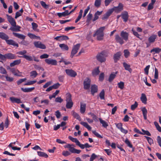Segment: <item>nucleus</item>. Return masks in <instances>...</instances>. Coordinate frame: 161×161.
Here are the masks:
<instances>
[{
    "mask_svg": "<svg viewBox=\"0 0 161 161\" xmlns=\"http://www.w3.org/2000/svg\"><path fill=\"white\" fill-rule=\"evenodd\" d=\"M16 24H15V25H13L9 29L13 32L12 33V34L14 36L19 39L24 40L25 37V35L14 32H18L20 31V29L21 28V27L18 25H16Z\"/></svg>",
    "mask_w": 161,
    "mask_h": 161,
    "instance_id": "obj_1",
    "label": "nucleus"
},
{
    "mask_svg": "<svg viewBox=\"0 0 161 161\" xmlns=\"http://www.w3.org/2000/svg\"><path fill=\"white\" fill-rule=\"evenodd\" d=\"M0 38L5 40L6 43L9 45H11L17 47H19L18 44L15 41L12 39H8L9 36L4 32H0Z\"/></svg>",
    "mask_w": 161,
    "mask_h": 161,
    "instance_id": "obj_2",
    "label": "nucleus"
},
{
    "mask_svg": "<svg viewBox=\"0 0 161 161\" xmlns=\"http://www.w3.org/2000/svg\"><path fill=\"white\" fill-rule=\"evenodd\" d=\"M107 57L108 55L106 51L104 50L97 54L96 56V58L98 61L100 63H103L106 61Z\"/></svg>",
    "mask_w": 161,
    "mask_h": 161,
    "instance_id": "obj_3",
    "label": "nucleus"
},
{
    "mask_svg": "<svg viewBox=\"0 0 161 161\" xmlns=\"http://www.w3.org/2000/svg\"><path fill=\"white\" fill-rule=\"evenodd\" d=\"M105 26L101 27L97 29L95 34H93V37L97 36V39L98 41L102 40L103 38V31L105 30Z\"/></svg>",
    "mask_w": 161,
    "mask_h": 161,
    "instance_id": "obj_4",
    "label": "nucleus"
},
{
    "mask_svg": "<svg viewBox=\"0 0 161 161\" xmlns=\"http://www.w3.org/2000/svg\"><path fill=\"white\" fill-rule=\"evenodd\" d=\"M74 145L68 144L64 146L65 148H69V151L72 153L79 154L81 152L80 150H78L74 148Z\"/></svg>",
    "mask_w": 161,
    "mask_h": 161,
    "instance_id": "obj_5",
    "label": "nucleus"
},
{
    "mask_svg": "<svg viewBox=\"0 0 161 161\" xmlns=\"http://www.w3.org/2000/svg\"><path fill=\"white\" fill-rule=\"evenodd\" d=\"M66 101V108L68 109L71 108L73 106V103L72 100L71 95L70 94H69L67 95Z\"/></svg>",
    "mask_w": 161,
    "mask_h": 161,
    "instance_id": "obj_6",
    "label": "nucleus"
},
{
    "mask_svg": "<svg viewBox=\"0 0 161 161\" xmlns=\"http://www.w3.org/2000/svg\"><path fill=\"white\" fill-rule=\"evenodd\" d=\"M124 5L121 3H119L118 6L114 7L113 8L110 9L113 10V12L114 11L116 13H119L123 10Z\"/></svg>",
    "mask_w": 161,
    "mask_h": 161,
    "instance_id": "obj_7",
    "label": "nucleus"
},
{
    "mask_svg": "<svg viewBox=\"0 0 161 161\" xmlns=\"http://www.w3.org/2000/svg\"><path fill=\"white\" fill-rule=\"evenodd\" d=\"M80 44H77L76 45L74 46L71 53L70 57L72 58L73 57L74 55L76 54L78 52L80 47Z\"/></svg>",
    "mask_w": 161,
    "mask_h": 161,
    "instance_id": "obj_8",
    "label": "nucleus"
},
{
    "mask_svg": "<svg viewBox=\"0 0 161 161\" xmlns=\"http://www.w3.org/2000/svg\"><path fill=\"white\" fill-rule=\"evenodd\" d=\"M91 80L88 78H86L83 82L84 88L85 90L89 89L91 85Z\"/></svg>",
    "mask_w": 161,
    "mask_h": 161,
    "instance_id": "obj_9",
    "label": "nucleus"
},
{
    "mask_svg": "<svg viewBox=\"0 0 161 161\" xmlns=\"http://www.w3.org/2000/svg\"><path fill=\"white\" fill-rule=\"evenodd\" d=\"M8 69H9L14 75L20 77L22 76L21 75L22 73L20 72L18 69H16L14 68H10L9 67Z\"/></svg>",
    "mask_w": 161,
    "mask_h": 161,
    "instance_id": "obj_10",
    "label": "nucleus"
},
{
    "mask_svg": "<svg viewBox=\"0 0 161 161\" xmlns=\"http://www.w3.org/2000/svg\"><path fill=\"white\" fill-rule=\"evenodd\" d=\"M45 63L48 65L55 66L57 64V62L56 60L52 59L51 58L45 59Z\"/></svg>",
    "mask_w": 161,
    "mask_h": 161,
    "instance_id": "obj_11",
    "label": "nucleus"
},
{
    "mask_svg": "<svg viewBox=\"0 0 161 161\" xmlns=\"http://www.w3.org/2000/svg\"><path fill=\"white\" fill-rule=\"evenodd\" d=\"M24 58H25L26 60L29 61H32L34 60V61L38 62L39 61L38 58L36 57L35 56H31L28 55H25L24 56Z\"/></svg>",
    "mask_w": 161,
    "mask_h": 161,
    "instance_id": "obj_12",
    "label": "nucleus"
},
{
    "mask_svg": "<svg viewBox=\"0 0 161 161\" xmlns=\"http://www.w3.org/2000/svg\"><path fill=\"white\" fill-rule=\"evenodd\" d=\"M34 44L36 48L42 49H45L46 48V47L45 45L42 44L40 41L34 42Z\"/></svg>",
    "mask_w": 161,
    "mask_h": 161,
    "instance_id": "obj_13",
    "label": "nucleus"
},
{
    "mask_svg": "<svg viewBox=\"0 0 161 161\" xmlns=\"http://www.w3.org/2000/svg\"><path fill=\"white\" fill-rule=\"evenodd\" d=\"M65 71L68 75L71 77H75L77 75L76 73L72 69H66Z\"/></svg>",
    "mask_w": 161,
    "mask_h": 161,
    "instance_id": "obj_14",
    "label": "nucleus"
},
{
    "mask_svg": "<svg viewBox=\"0 0 161 161\" xmlns=\"http://www.w3.org/2000/svg\"><path fill=\"white\" fill-rule=\"evenodd\" d=\"M113 13V10L110 9H109L106 12V13L103 15L102 18V19L104 20L105 19H107Z\"/></svg>",
    "mask_w": 161,
    "mask_h": 161,
    "instance_id": "obj_15",
    "label": "nucleus"
},
{
    "mask_svg": "<svg viewBox=\"0 0 161 161\" xmlns=\"http://www.w3.org/2000/svg\"><path fill=\"white\" fill-rule=\"evenodd\" d=\"M121 55L122 53L120 52H118L114 54L113 59L115 63H117L119 60Z\"/></svg>",
    "mask_w": 161,
    "mask_h": 161,
    "instance_id": "obj_16",
    "label": "nucleus"
},
{
    "mask_svg": "<svg viewBox=\"0 0 161 161\" xmlns=\"http://www.w3.org/2000/svg\"><path fill=\"white\" fill-rule=\"evenodd\" d=\"M6 16L8 22L10 23L12 26L13 25H15L16 23L14 18H13L12 16L8 14H7Z\"/></svg>",
    "mask_w": 161,
    "mask_h": 161,
    "instance_id": "obj_17",
    "label": "nucleus"
},
{
    "mask_svg": "<svg viewBox=\"0 0 161 161\" xmlns=\"http://www.w3.org/2000/svg\"><path fill=\"white\" fill-rule=\"evenodd\" d=\"M123 66L125 68V69L127 71L129 72L130 73H131L132 72V70L130 68V65L126 63L125 62H123Z\"/></svg>",
    "mask_w": 161,
    "mask_h": 161,
    "instance_id": "obj_18",
    "label": "nucleus"
},
{
    "mask_svg": "<svg viewBox=\"0 0 161 161\" xmlns=\"http://www.w3.org/2000/svg\"><path fill=\"white\" fill-rule=\"evenodd\" d=\"M6 59H14L17 58L15 54L11 53H6Z\"/></svg>",
    "mask_w": 161,
    "mask_h": 161,
    "instance_id": "obj_19",
    "label": "nucleus"
},
{
    "mask_svg": "<svg viewBox=\"0 0 161 161\" xmlns=\"http://www.w3.org/2000/svg\"><path fill=\"white\" fill-rule=\"evenodd\" d=\"M91 92L92 95L94 96V94L97 93L98 91V87L96 85L94 84L92 85L91 87Z\"/></svg>",
    "mask_w": 161,
    "mask_h": 161,
    "instance_id": "obj_20",
    "label": "nucleus"
},
{
    "mask_svg": "<svg viewBox=\"0 0 161 161\" xmlns=\"http://www.w3.org/2000/svg\"><path fill=\"white\" fill-rule=\"evenodd\" d=\"M157 38V35L153 34L149 37L148 39V41L150 43H152L154 42Z\"/></svg>",
    "mask_w": 161,
    "mask_h": 161,
    "instance_id": "obj_21",
    "label": "nucleus"
},
{
    "mask_svg": "<svg viewBox=\"0 0 161 161\" xmlns=\"http://www.w3.org/2000/svg\"><path fill=\"white\" fill-rule=\"evenodd\" d=\"M115 40L117 42L119 43L121 45H122L124 43L123 38L121 37L118 34L115 35Z\"/></svg>",
    "mask_w": 161,
    "mask_h": 161,
    "instance_id": "obj_22",
    "label": "nucleus"
},
{
    "mask_svg": "<svg viewBox=\"0 0 161 161\" xmlns=\"http://www.w3.org/2000/svg\"><path fill=\"white\" fill-rule=\"evenodd\" d=\"M54 39L57 41H61L68 40L69 39L68 37L66 36H57L54 38Z\"/></svg>",
    "mask_w": 161,
    "mask_h": 161,
    "instance_id": "obj_23",
    "label": "nucleus"
},
{
    "mask_svg": "<svg viewBox=\"0 0 161 161\" xmlns=\"http://www.w3.org/2000/svg\"><path fill=\"white\" fill-rule=\"evenodd\" d=\"M121 16L124 22H125L127 21L129 18V15L127 11H125L123 13H122Z\"/></svg>",
    "mask_w": 161,
    "mask_h": 161,
    "instance_id": "obj_24",
    "label": "nucleus"
},
{
    "mask_svg": "<svg viewBox=\"0 0 161 161\" xmlns=\"http://www.w3.org/2000/svg\"><path fill=\"white\" fill-rule=\"evenodd\" d=\"M120 36L123 39L126 41L128 40L129 36V34L128 33L122 31L120 33Z\"/></svg>",
    "mask_w": 161,
    "mask_h": 161,
    "instance_id": "obj_25",
    "label": "nucleus"
},
{
    "mask_svg": "<svg viewBox=\"0 0 161 161\" xmlns=\"http://www.w3.org/2000/svg\"><path fill=\"white\" fill-rule=\"evenodd\" d=\"M118 72L116 71L115 72H113L111 73V74L110 75L109 78H108V81L110 82H111L115 78L116 76V75L117 74Z\"/></svg>",
    "mask_w": 161,
    "mask_h": 161,
    "instance_id": "obj_26",
    "label": "nucleus"
},
{
    "mask_svg": "<svg viewBox=\"0 0 161 161\" xmlns=\"http://www.w3.org/2000/svg\"><path fill=\"white\" fill-rule=\"evenodd\" d=\"M86 103L81 102L80 103V111L81 113L83 114L85 113L86 111Z\"/></svg>",
    "mask_w": 161,
    "mask_h": 161,
    "instance_id": "obj_27",
    "label": "nucleus"
},
{
    "mask_svg": "<svg viewBox=\"0 0 161 161\" xmlns=\"http://www.w3.org/2000/svg\"><path fill=\"white\" fill-rule=\"evenodd\" d=\"M57 14L59 18H61L62 17H65L68 16L69 15V14L68 10H66L64 12L62 13H58Z\"/></svg>",
    "mask_w": 161,
    "mask_h": 161,
    "instance_id": "obj_28",
    "label": "nucleus"
},
{
    "mask_svg": "<svg viewBox=\"0 0 161 161\" xmlns=\"http://www.w3.org/2000/svg\"><path fill=\"white\" fill-rule=\"evenodd\" d=\"M21 62V60L20 59L15 60L13 62L10 63V67H14L15 65H19Z\"/></svg>",
    "mask_w": 161,
    "mask_h": 161,
    "instance_id": "obj_29",
    "label": "nucleus"
},
{
    "mask_svg": "<svg viewBox=\"0 0 161 161\" xmlns=\"http://www.w3.org/2000/svg\"><path fill=\"white\" fill-rule=\"evenodd\" d=\"M9 99L13 103H21L20 99L16 98L14 97H10Z\"/></svg>",
    "mask_w": 161,
    "mask_h": 161,
    "instance_id": "obj_30",
    "label": "nucleus"
},
{
    "mask_svg": "<svg viewBox=\"0 0 161 161\" xmlns=\"http://www.w3.org/2000/svg\"><path fill=\"white\" fill-rule=\"evenodd\" d=\"M68 138L72 142H75L77 145L79 146L80 143L76 138H74L71 136H69Z\"/></svg>",
    "mask_w": 161,
    "mask_h": 161,
    "instance_id": "obj_31",
    "label": "nucleus"
},
{
    "mask_svg": "<svg viewBox=\"0 0 161 161\" xmlns=\"http://www.w3.org/2000/svg\"><path fill=\"white\" fill-rule=\"evenodd\" d=\"M100 72V71L99 70V67H97L93 70L92 72V75L93 76H95L98 75L99 74Z\"/></svg>",
    "mask_w": 161,
    "mask_h": 161,
    "instance_id": "obj_32",
    "label": "nucleus"
},
{
    "mask_svg": "<svg viewBox=\"0 0 161 161\" xmlns=\"http://www.w3.org/2000/svg\"><path fill=\"white\" fill-rule=\"evenodd\" d=\"M35 87H32L31 88H21V90L23 92H30L32 91L35 89Z\"/></svg>",
    "mask_w": 161,
    "mask_h": 161,
    "instance_id": "obj_33",
    "label": "nucleus"
},
{
    "mask_svg": "<svg viewBox=\"0 0 161 161\" xmlns=\"http://www.w3.org/2000/svg\"><path fill=\"white\" fill-rule=\"evenodd\" d=\"M141 110L142 111L144 119L146 120L147 119V109L145 107H144L141 109Z\"/></svg>",
    "mask_w": 161,
    "mask_h": 161,
    "instance_id": "obj_34",
    "label": "nucleus"
},
{
    "mask_svg": "<svg viewBox=\"0 0 161 161\" xmlns=\"http://www.w3.org/2000/svg\"><path fill=\"white\" fill-rule=\"evenodd\" d=\"M102 13V11H97L94 14V18L92 19V21H94L97 19L99 18L98 16L100 15Z\"/></svg>",
    "mask_w": 161,
    "mask_h": 161,
    "instance_id": "obj_35",
    "label": "nucleus"
},
{
    "mask_svg": "<svg viewBox=\"0 0 161 161\" xmlns=\"http://www.w3.org/2000/svg\"><path fill=\"white\" fill-rule=\"evenodd\" d=\"M140 99L143 103L144 104L147 103V98L146 95L142 93V94Z\"/></svg>",
    "mask_w": 161,
    "mask_h": 161,
    "instance_id": "obj_36",
    "label": "nucleus"
},
{
    "mask_svg": "<svg viewBox=\"0 0 161 161\" xmlns=\"http://www.w3.org/2000/svg\"><path fill=\"white\" fill-rule=\"evenodd\" d=\"M79 147L81 149H83L85 148H87L92 147V145H89L88 143H86L84 144H83L80 143Z\"/></svg>",
    "mask_w": 161,
    "mask_h": 161,
    "instance_id": "obj_37",
    "label": "nucleus"
},
{
    "mask_svg": "<svg viewBox=\"0 0 161 161\" xmlns=\"http://www.w3.org/2000/svg\"><path fill=\"white\" fill-rule=\"evenodd\" d=\"M80 124L89 130H91L92 129L91 127L87 124V122L82 121Z\"/></svg>",
    "mask_w": 161,
    "mask_h": 161,
    "instance_id": "obj_38",
    "label": "nucleus"
},
{
    "mask_svg": "<svg viewBox=\"0 0 161 161\" xmlns=\"http://www.w3.org/2000/svg\"><path fill=\"white\" fill-rule=\"evenodd\" d=\"M59 46L62 50L67 51L69 49L68 46L64 44H60L59 45Z\"/></svg>",
    "mask_w": 161,
    "mask_h": 161,
    "instance_id": "obj_39",
    "label": "nucleus"
},
{
    "mask_svg": "<svg viewBox=\"0 0 161 161\" xmlns=\"http://www.w3.org/2000/svg\"><path fill=\"white\" fill-rule=\"evenodd\" d=\"M2 76L4 77L5 78L6 80L9 82H12L14 81V78L11 77L9 76L8 75H2Z\"/></svg>",
    "mask_w": 161,
    "mask_h": 161,
    "instance_id": "obj_40",
    "label": "nucleus"
},
{
    "mask_svg": "<svg viewBox=\"0 0 161 161\" xmlns=\"http://www.w3.org/2000/svg\"><path fill=\"white\" fill-rule=\"evenodd\" d=\"M38 155L40 157H44L46 158L48 157V155L45 153L41 151H38Z\"/></svg>",
    "mask_w": 161,
    "mask_h": 161,
    "instance_id": "obj_41",
    "label": "nucleus"
},
{
    "mask_svg": "<svg viewBox=\"0 0 161 161\" xmlns=\"http://www.w3.org/2000/svg\"><path fill=\"white\" fill-rule=\"evenodd\" d=\"M100 123L102 124V126L104 128H106L108 126V124L105 121L102 120L101 118H99Z\"/></svg>",
    "mask_w": 161,
    "mask_h": 161,
    "instance_id": "obj_42",
    "label": "nucleus"
},
{
    "mask_svg": "<svg viewBox=\"0 0 161 161\" xmlns=\"http://www.w3.org/2000/svg\"><path fill=\"white\" fill-rule=\"evenodd\" d=\"M72 115L75 118H76V119L79 120L80 119V117L78 114L76 113L74 111H72Z\"/></svg>",
    "mask_w": 161,
    "mask_h": 161,
    "instance_id": "obj_43",
    "label": "nucleus"
},
{
    "mask_svg": "<svg viewBox=\"0 0 161 161\" xmlns=\"http://www.w3.org/2000/svg\"><path fill=\"white\" fill-rule=\"evenodd\" d=\"M161 51V49L158 47L154 48L150 51L151 53L155 52V53H158Z\"/></svg>",
    "mask_w": 161,
    "mask_h": 161,
    "instance_id": "obj_44",
    "label": "nucleus"
},
{
    "mask_svg": "<svg viewBox=\"0 0 161 161\" xmlns=\"http://www.w3.org/2000/svg\"><path fill=\"white\" fill-rule=\"evenodd\" d=\"M59 92V91L58 90H57L55 92L53 93L52 95H50L49 96V98L50 99H51L53 98H55L56 96L58 95Z\"/></svg>",
    "mask_w": 161,
    "mask_h": 161,
    "instance_id": "obj_45",
    "label": "nucleus"
},
{
    "mask_svg": "<svg viewBox=\"0 0 161 161\" xmlns=\"http://www.w3.org/2000/svg\"><path fill=\"white\" fill-rule=\"evenodd\" d=\"M27 53V51L25 50H24L23 51H19L16 53L17 54H18L19 55H22L23 56H19V57H23L24 58V56L25 55H25Z\"/></svg>",
    "mask_w": 161,
    "mask_h": 161,
    "instance_id": "obj_46",
    "label": "nucleus"
},
{
    "mask_svg": "<svg viewBox=\"0 0 161 161\" xmlns=\"http://www.w3.org/2000/svg\"><path fill=\"white\" fill-rule=\"evenodd\" d=\"M144 137L146 138L148 143L150 145H151L152 144H153V141L152 138L146 136H145Z\"/></svg>",
    "mask_w": 161,
    "mask_h": 161,
    "instance_id": "obj_47",
    "label": "nucleus"
},
{
    "mask_svg": "<svg viewBox=\"0 0 161 161\" xmlns=\"http://www.w3.org/2000/svg\"><path fill=\"white\" fill-rule=\"evenodd\" d=\"M132 31L133 34L134 36H136L141 40L142 39V38L141 37L140 35L137 32L135 31V30H134L133 29L132 30Z\"/></svg>",
    "mask_w": 161,
    "mask_h": 161,
    "instance_id": "obj_48",
    "label": "nucleus"
},
{
    "mask_svg": "<svg viewBox=\"0 0 161 161\" xmlns=\"http://www.w3.org/2000/svg\"><path fill=\"white\" fill-rule=\"evenodd\" d=\"M142 132H141V135H146L148 136H151V134L148 130H146L143 129H142Z\"/></svg>",
    "mask_w": 161,
    "mask_h": 161,
    "instance_id": "obj_49",
    "label": "nucleus"
},
{
    "mask_svg": "<svg viewBox=\"0 0 161 161\" xmlns=\"http://www.w3.org/2000/svg\"><path fill=\"white\" fill-rule=\"evenodd\" d=\"M92 17V14L90 13H89L87 15V18L86 20V22L89 24L90 22Z\"/></svg>",
    "mask_w": 161,
    "mask_h": 161,
    "instance_id": "obj_50",
    "label": "nucleus"
},
{
    "mask_svg": "<svg viewBox=\"0 0 161 161\" xmlns=\"http://www.w3.org/2000/svg\"><path fill=\"white\" fill-rule=\"evenodd\" d=\"M105 91L104 89H103L99 93V96L101 100L104 99Z\"/></svg>",
    "mask_w": 161,
    "mask_h": 161,
    "instance_id": "obj_51",
    "label": "nucleus"
},
{
    "mask_svg": "<svg viewBox=\"0 0 161 161\" xmlns=\"http://www.w3.org/2000/svg\"><path fill=\"white\" fill-rule=\"evenodd\" d=\"M0 73L3 74H7L6 70L3 66L0 67Z\"/></svg>",
    "mask_w": 161,
    "mask_h": 161,
    "instance_id": "obj_52",
    "label": "nucleus"
},
{
    "mask_svg": "<svg viewBox=\"0 0 161 161\" xmlns=\"http://www.w3.org/2000/svg\"><path fill=\"white\" fill-rule=\"evenodd\" d=\"M125 142L128 147L130 148H132V145L127 138L125 140Z\"/></svg>",
    "mask_w": 161,
    "mask_h": 161,
    "instance_id": "obj_53",
    "label": "nucleus"
},
{
    "mask_svg": "<svg viewBox=\"0 0 161 161\" xmlns=\"http://www.w3.org/2000/svg\"><path fill=\"white\" fill-rule=\"evenodd\" d=\"M37 75L38 74L35 70L32 71L30 72V76L34 78L36 77Z\"/></svg>",
    "mask_w": 161,
    "mask_h": 161,
    "instance_id": "obj_54",
    "label": "nucleus"
},
{
    "mask_svg": "<svg viewBox=\"0 0 161 161\" xmlns=\"http://www.w3.org/2000/svg\"><path fill=\"white\" fill-rule=\"evenodd\" d=\"M124 55L125 58H127L130 55V53L127 49H125L124 51Z\"/></svg>",
    "mask_w": 161,
    "mask_h": 161,
    "instance_id": "obj_55",
    "label": "nucleus"
},
{
    "mask_svg": "<svg viewBox=\"0 0 161 161\" xmlns=\"http://www.w3.org/2000/svg\"><path fill=\"white\" fill-rule=\"evenodd\" d=\"M31 25H32V27L33 30L35 31H38V29H37V28L38 27L37 25L34 22H32L31 23Z\"/></svg>",
    "mask_w": 161,
    "mask_h": 161,
    "instance_id": "obj_56",
    "label": "nucleus"
},
{
    "mask_svg": "<svg viewBox=\"0 0 161 161\" xmlns=\"http://www.w3.org/2000/svg\"><path fill=\"white\" fill-rule=\"evenodd\" d=\"M118 86L119 88L123 89L124 87V83L123 82L120 81L118 83Z\"/></svg>",
    "mask_w": 161,
    "mask_h": 161,
    "instance_id": "obj_57",
    "label": "nucleus"
},
{
    "mask_svg": "<svg viewBox=\"0 0 161 161\" xmlns=\"http://www.w3.org/2000/svg\"><path fill=\"white\" fill-rule=\"evenodd\" d=\"M101 0H96L94 3L95 6L97 7H99L101 5Z\"/></svg>",
    "mask_w": 161,
    "mask_h": 161,
    "instance_id": "obj_58",
    "label": "nucleus"
},
{
    "mask_svg": "<svg viewBox=\"0 0 161 161\" xmlns=\"http://www.w3.org/2000/svg\"><path fill=\"white\" fill-rule=\"evenodd\" d=\"M34 67L35 68V69L38 70L39 71L41 70L42 71H43L44 70V69L41 66L37 65L36 64H34Z\"/></svg>",
    "mask_w": 161,
    "mask_h": 161,
    "instance_id": "obj_59",
    "label": "nucleus"
},
{
    "mask_svg": "<svg viewBox=\"0 0 161 161\" xmlns=\"http://www.w3.org/2000/svg\"><path fill=\"white\" fill-rule=\"evenodd\" d=\"M138 106V103L136 101L135 102L134 104H132L131 106V109L132 110H135L136 108Z\"/></svg>",
    "mask_w": 161,
    "mask_h": 161,
    "instance_id": "obj_60",
    "label": "nucleus"
},
{
    "mask_svg": "<svg viewBox=\"0 0 161 161\" xmlns=\"http://www.w3.org/2000/svg\"><path fill=\"white\" fill-rule=\"evenodd\" d=\"M97 157V156L94 153H93L91 155L90 158V161H93Z\"/></svg>",
    "mask_w": 161,
    "mask_h": 161,
    "instance_id": "obj_61",
    "label": "nucleus"
},
{
    "mask_svg": "<svg viewBox=\"0 0 161 161\" xmlns=\"http://www.w3.org/2000/svg\"><path fill=\"white\" fill-rule=\"evenodd\" d=\"M36 80H31L27 82L24 84V85H31L36 83Z\"/></svg>",
    "mask_w": 161,
    "mask_h": 161,
    "instance_id": "obj_62",
    "label": "nucleus"
},
{
    "mask_svg": "<svg viewBox=\"0 0 161 161\" xmlns=\"http://www.w3.org/2000/svg\"><path fill=\"white\" fill-rule=\"evenodd\" d=\"M62 155L64 156H67L70 155V153L68 151H64L62 152Z\"/></svg>",
    "mask_w": 161,
    "mask_h": 161,
    "instance_id": "obj_63",
    "label": "nucleus"
},
{
    "mask_svg": "<svg viewBox=\"0 0 161 161\" xmlns=\"http://www.w3.org/2000/svg\"><path fill=\"white\" fill-rule=\"evenodd\" d=\"M60 85L58 83H57L52 86L53 89H58L60 86Z\"/></svg>",
    "mask_w": 161,
    "mask_h": 161,
    "instance_id": "obj_64",
    "label": "nucleus"
}]
</instances>
